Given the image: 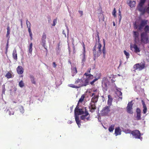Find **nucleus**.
<instances>
[{
  "label": "nucleus",
  "instance_id": "1",
  "mask_svg": "<svg viewBox=\"0 0 149 149\" xmlns=\"http://www.w3.org/2000/svg\"><path fill=\"white\" fill-rule=\"evenodd\" d=\"M97 36L98 42L96 43L93 50V54L95 57H98L100 56L102 52V50L101 48L102 45L99 43L100 38L98 33L97 34Z\"/></svg>",
  "mask_w": 149,
  "mask_h": 149
},
{
  "label": "nucleus",
  "instance_id": "2",
  "mask_svg": "<svg viewBox=\"0 0 149 149\" xmlns=\"http://www.w3.org/2000/svg\"><path fill=\"white\" fill-rule=\"evenodd\" d=\"M84 111H86L85 109H78L77 107L74 110L75 118L76 122L79 127H80L81 124L80 123V120L78 115H82Z\"/></svg>",
  "mask_w": 149,
  "mask_h": 149
},
{
  "label": "nucleus",
  "instance_id": "3",
  "mask_svg": "<svg viewBox=\"0 0 149 149\" xmlns=\"http://www.w3.org/2000/svg\"><path fill=\"white\" fill-rule=\"evenodd\" d=\"M149 39V35L146 32H142L141 34V40H139L141 43L146 44Z\"/></svg>",
  "mask_w": 149,
  "mask_h": 149
},
{
  "label": "nucleus",
  "instance_id": "4",
  "mask_svg": "<svg viewBox=\"0 0 149 149\" xmlns=\"http://www.w3.org/2000/svg\"><path fill=\"white\" fill-rule=\"evenodd\" d=\"M131 133L135 138L139 139L141 140L142 139V137L140 136L141 134L140 132L138 130H135L132 131Z\"/></svg>",
  "mask_w": 149,
  "mask_h": 149
},
{
  "label": "nucleus",
  "instance_id": "5",
  "mask_svg": "<svg viewBox=\"0 0 149 149\" xmlns=\"http://www.w3.org/2000/svg\"><path fill=\"white\" fill-rule=\"evenodd\" d=\"M82 80L80 79H78L75 82V84H77L79 85V86H86L88 84V81L87 80H85V83L84 84H82Z\"/></svg>",
  "mask_w": 149,
  "mask_h": 149
},
{
  "label": "nucleus",
  "instance_id": "6",
  "mask_svg": "<svg viewBox=\"0 0 149 149\" xmlns=\"http://www.w3.org/2000/svg\"><path fill=\"white\" fill-rule=\"evenodd\" d=\"M110 111V107L106 106L102 110L101 113V114L103 116L106 115Z\"/></svg>",
  "mask_w": 149,
  "mask_h": 149
},
{
  "label": "nucleus",
  "instance_id": "7",
  "mask_svg": "<svg viewBox=\"0 0 149 149\" xmlns=\"http://www.w3.org/2000/svg\"><path fill=\"white\" fill-rule=\"evenodd\" d=\"M145 67V64L143 63H137L134 66V68L135 70H141L143 69Z\"/></svg>",
  "mask_w": 149,
  "mask_h": 149
},
{
  "label": "nucleus",
  "instance_id": "8",
  "mask_svg": "<svg viewBox=\"0 0 149 149\" xmlns=\"http://www.w3.org/2000/svg\"><path fill=\"white\" fill-rule=\"evenodd\" d=\"M132 101H131L129 102L127 104V112L130 114H132L133 112L132 110Z\"/></svg>",
  "mask_w": 149,
  "mask_h": 149
},
{
  "label": "nucleus",
  "instance_id": "9",
  "mask_svg": "<svg viewBox=\"0 0 149 149\" xmlns=\"http://www.w3.org/2000/svg\"><path fill=\"white\" fill-rule=\"evenodd\" d=\"M46 35L45 33H43L42 37L41 38V41H42V45L47 50V49L46 47H45V44H46Z\"/></svg>",
  "mask_w": 149,
  "mask_h": 149
},
{
  "label": "nucleus",
  "instance_id": "10",
  "mask_svg": "<svg viewBox=\"0 0 149 149\" xmlns=\"http://www.w3.org/2000/svg\"><path fill=\"white\" fill-rule=\"evenodd\" d=\"M83 58L82 60L81 63L83 65L84 63V62L85 61V45L84 43H83Z\"/></svg>",
  "mask_w": 149,
  "mask_h": 149
},
{
  "label": "nucleus",
  "instance_id": "11",
  "mask_svg": "<svg viewBox=\"0 0 149 149\" xmlns=\"http://www.w3.org/2000/svg\"><path fill=\"white\" fill-rule=\"evenodd\" d=\"M134 33L135 41L136 43H137L138 42H139V33L136 31H134Z\"/></svg>",
  "mask_w": 149,
  "mask_h": 149
},
{
  "label": "nucleus",
  "instance_id": "12",
  "mask_svg": "<svg viewBox=\"0 0 149 149\" xmlns=\"http://www.w3.org/2000/svg\"><path fill=\"white\" fill-rule=\"evenodd\" d=\"M17 71L19 74H22L23 72V68L21 66H19L17 68Z\"/></svg>",
  "mask_w": 149,
  "mask_h": 149
},
{
  "label": "nucleus",
  "instance_id": "13",
  "mask_svg": "<svg viewBox=\"0 0 149 149\" xmlns=\"http://www.w3.org/2000/svg\"><path fill=\"white\" fill-rule=\"evenodd\" d=\"M121 130L120 127H118L116 128L115 129V134L116 136H117L118 135H120L121 134Z\"/></svg>",
  "mask_w": 149,
  "mask_h": 149
},
{
  "label": "nucleus",
  "instance_id": "14",
  "mask_svg": "<svg viewBox=\"0 0 149 149\" xmlns=\"http://www.w3.org/2000/svg\"><path fill=\"white\" fill-rule=\"evenodd\" d=\"M132 48H133L134 49V52L136 53H137L140 52V50L139 48L135 44L134 45L133 47H131V50L132 49Z\"/></svg>",
  "mask_w": 149,
  "mask_h": 149
},
{
  "label": "nucleus",
  "instance_id": "15",
  "mask_svg": "<svg viewBox=\"0 0 149 149\" xmlns=\"http://www.w3.org/2000/svg\"><path fill=\"white\" fill-rule=\"evenodd\" d=\"M13 58L15 60H17V53L16 50L15 49L13 51Z\"/></svg>",
  "mask_w": 149,
  "mask_h": 149
},
{
  "label": "nucleus",
  "instance_id": "16",
  "mask_svg": "<svg viewBox=\"0 0 149 149\" xmlns=\"http://www.w3.org/2000/svg\"><path fill=\"white\" fill-rule=\"evenodd\" d=\"M98 98V96H94V97L91 99V102L93 103H95L97 101Z\"/></svg>",
  "mask_w": 149,
  "mask_h": 149
},
{
  "label": "nucleus",
  "instance_id": "17",
  "mask_svg": "<svg viewBox=\"0 0 149 149\" xmlns=\"http://www.w3.org/2000/svg\"><path fill=\"white\" fill-rule=\"evenodd\" d=\"M129 5L132 8L135 6L136 4V2L135 1H129L128 2Z\"/></svg>",
  "mask_w": 149,
  "mask_h": 149
},
{
  "label": "nucleus",
  "instance_id": "18",
  "mask_svg": "<svg viewBox=\"0 0 149 149\" xmlns=\"http://www.w3.org/2000/svg\"><path fill=\"white\" fill-rule=\"evenodd\" d=\"M138 10L142 12V13H145V8L144 9L143 7V6H139V5L138 7Z\"/></svg>",
  "mask_w": 149,
  "mask_h": 149
},
{
  "label": "nucleus",
  "instance_id": "19",
  "mask_svg": "<svg viewBox=\"0 0 149 149\" xmlns=\"http://www.w3.org/2000/svg\"><path fill=\"white\" fill-rule=\"evenodd\" d=\"M77 69L75 67H73L72 68V76H74L77 73Z\"/></svg>",
  "mask_w": 149,
  "mask_h": 149
},
{
  "label": "nucleus",
  "instance_id": "20",
  "mask_svg": "<svg viewBox=\"0 0 149 149\" xmlns=\"http://www.w3.org/2000/svg\"><path fill=\"white\" fill-rule=\"evenodd\" d=\"M29 77L31 82L34 84H36V82L35 81V79L34 77L32 75H30Z\"/></svg>",
  "mask_w": 149,
  "mask_h": 149
},
{
  "label": "nucleus",
  "instance_id": "21",
  "mask_svg": "<svg viewBox=\"0 0 149 149\" xmlns=\"http://www.w3.org/2000/svg\"><path fill=\"white\" fill-rule=\"evenodd\" d=\"M108 104L110 106L111 104V102L112 101V99L111 98V96L110 95H108Z\"/></svg>",
  "mask_w": 149,
  "mask_h": 149
},
{
  "label": "nucleus",
  "instance_id": "22",
  "mask_svg": "<svg viewBox=\"0 0 149 149\" xmlns=\"http://www.w3.org/2000/svg\"><path fill=\"white\" fill-rule=\"evenodd\" d=\"M32 47H33V44L32 43H31L30 44L29 47L28 48L29 53L31 54H32V50H33Z\"/></svg>",
  "mask_w": 149,
  "mask_h": 149
},
{
  "label": "nucleus",
  "instance_id": "23",
  "mask_svg": "<svg viewBox=\"0 0 149 149\" xmlns=\"http://www.w3.org/2000/svg\"><path fill=\"white\" fill-rule=\"evenodd\" d=\"M81 119L82 120H84L85 121H88L89 120V116L88 117L82 116L81 117Z\"/></svg>",
  "mask_w": 149,
  "mask_h": 149
},
{
  "label": "nucleus",
  "instance_id": "24",
  "mask_svg": "<svg viewBox=\"0 0 149 149\" xmlns=\"http://www.w3.org/2000/svg\"><path fill=\"white\" fill-rule=\"evenodd\" d=\"M142 102L143 108V112L144 113H146L147 110V107L144 102L143 101H142Z\"/></svg>",
  "mask_w": 149,
  "mask_h": 149
},
{
  "label": "nucleus",
  "instance_id": "25",
  "mask_svg": "<svg viewBox=\"0 0 149 149\" xmlns=\"http://www.w3.org/2000/svg\"><path fill=\"white\" fill-rule=\"evenodd\" d=\"M90 108L92 109L95 110L96 109V107L95 103H93V102H91L90 103Z\"/></svg>",
  "mask_w": 149,
  "mask_h": 149
},
{
  "label": "nucleus",
  "instance_id": "26",
  "mask_svg": "<svg viewBox=\"0 0 149 149\" xmlns=\"http://www.w3.org/2000/svg\"><path fill=\"white\" fill-rule=\"evenodd\" d=\"M143 26H142L140 24L138 26H137V25H135L134 27L135 28L137 29L140 31H141L143 29Z\"/></svg>",
  "mask_w": 149,
  "mask_h": 149
},
{
  "label": "nucleus",
  "instance_id": "27",
  "mask_svg": "<svg viewBox=\"0 0 149 149\" xmlns=\"http://www.w3.org/2000/svg\"><path fill=\"white\" fill-rule=\"evenodd\" d=\"M103 42H104V46L103 48V49H102V53L103 54V56L104 58H105V54H106V51H105V41H104V40H103Z\"/></svg>",
  "mask_w": 149,
  "mask_h": 149
},
{
  "label": "nucleus",
  "instance_id": "28",
  "mask_svg": "<svg viewBox=\"0 0 149 149\" xmlns=\"http://www.w3.org/2000/svg\"><path fill=\"white\" fill-rule=\"evenodd\" d=\"M116 94L118 95H119V99H120V100H122V93L121 92L118 90L116 92Z\"/></svg>",
  "mask_w": 149,
  "mask_h": 149
},
{
  "label": "nucleus",
  "instance_id": "29",
  "mask_svg": "<svg viewBox=\"0 0 149 149\" xmlns=\"http://www.w3.org/2000/svg\"><path fill=\"white\" fill-rule=\"evenodd\" d=\"M7 34L6 35V36L7 38H8L9 39L10 37L9 36V35L10 33V27L9 26H7Z\"/></svg>",
  "mask_w": 149,
  "mask_h": 149
},
{
  "label": "nucleus",
  "instance_id": "30",
  "mask_svg": "<svg viewBox=\"0 0 149 149\" xmlns=\"http://www.w3.org/2000/svg\"><path fill=\"white\" fill-rule=\"evenodd\" d=\"M148 21L146 20H143L141 21V24L142 26H144L147 24Z\"/></svg>",
  "mask_w": 149,
  "mask_h": 149
},
{
  "label": "nucleus",
  "instance_id": "31",
  "mask_svg": "<svg viewBox=\"0 0 149 149\" xmlns=\"http://www.w3.org/2000/svg\"><path fill=\"white\" fill-rule=\"evenodd\" d=\"M99 19L100 21H104V16L103 14H100L99 16Z\"/></svg>",
  "mask_w": 149,
  "mask_h": 149
},
{
  "label": "nucleus",
  "instance_id": "32",
  "mask_svg": "<svg viewBox=\"0 0 149 149\" xmlns=\"http://www.w3.org/2000/svg\"><path fill=\"white\" fill-rule=\"evenodd\" d=\"M114 125H111L109 128V130L110 132H112L114 130Z\"/></svg>",
  "mask_w": 149,
  "mask_h": 149
},
{
  "label": "nucleus",
  "instance_id": "33",
  "mask_svg": "<svg viewBox=\"0 0 149 149\" xmlns=\"http://www.w3.org/2000/svg\"><path fill=\"white\" fill-rule=\"evenodd\" d=\"M144 29L145 31L144 32H146V33H149V26L148 25L146 26L145 27Z\"/></svg>",
  "mask_w": 149,
  "mask_h": 149
},
{
  "label": "nucleus",
  "instance_id": "34",
  "mask_svg": "<svg viewBox=\"0 0 149 149\" xmlns=\"http://www.w3.org/2000/svg\"><path fill=\"white\" fill-rule=\"evenodd\" d=\"M19 85L20 87L22 88L24 86V84L23 81H21L19 82Z\"/></svg>",
  "mask_w": 149,
  "mask_h": 149
},
{
  "label": "nucleus",
  "instance_id": "35",
  "mask_svg": "<svg viewBox=\"0 0 149 149\" xmlns=\"http://www.w3.org/2000/svg\"><path fill=\"white\" fill-rule=\"evenodd\" d=\"M146 0H141L139 3V6H143L144 3H145Z\"/></svg>",
  "mask_w": 149,
  "mask_h": 149
},
{
  "label": "nucleus",
  "instance_id": "36",
  "mask_svg": "<svg viewBox=\"0 0 149 149\" xmlns=\"http://www.w3.org/2000/svg\"><path fill=\"white\" fill-rule=\"evenodd\" d=\"M6 77L8 78H10L12 77V74L11 73L8 72L6 74Z\"/></svg>",
  "mask_w": 149,
  "mask_h": 149
},
{
  "label": "nucleus",
  "instance_id": "37",
  "mask_svg": "<svg viewBox=\"0 0 149 149\" xmlns=\"http://www.w3.org/2000/svg\"><path fill=\"white\" fill-rule=\"evenodd\" d=\"M82 116H86L88 117L89 115V113L88 112H87L86 111H86H84V112L82 113Z\"/></svg>",
  "mask_w": 149,
  "mask_h": 149
},
{
  "label": "nucleus",
  "instance_id": "38",
  "mask_svg": "<svg viewBox=\"0 0 149 149\" xmlns=\"http://www.w3.org/2000/svg\"><path fill=\"white\" fill-rule=\"evenodd\" d=\"M26 22L27 28H28V27H31V24L30 22L28 21V19L26 20Z\"/></svg>",
  "mask_w": 149,
  "mask_h": 149
},
{
  "label": "nucleus",
  "instance_id": "39",
  "mask_svg": "<svg viewBox=\"0 0 149 149\" xmlns=\"http://www.w3.org/2000/svg\"><path fill=\"white\" fill-rule=\"evenodd\" d=\"M84 95H82L81 96V98L80 99L78 103H79L80 102H81L84 100Z\"/></svg>",
  "mask_w": 149,
  "mask_h": 149
},
{
  "label": "nucleus",
  "instance_id": "40",
  "mask_svg": "<svg viewBox=\"0 0 149 149\" xmlns=\"http://www.w3.org/2000/svg\"><path fill=\"white\" fill-rule=\"evenodd\" d=\"M124 54L126 56V58H128L129 57V54L128 52H127L125 50L124 51Z\"/></svg>",
  "mask_w": 149,
  "mask_h": 149
},
{
  "label": "nucleus",
  "instance_id": "41",
  "mask_svg": "<svg viewBox=\"0 0 149 149\" xmlns=\"http://www.w3.org/2000/svg\"><path fill=\"white\" fill-rule=\"evenodd\" d=\"M68 86L69 87H72L73 88H79V87L75 86L74 84H69L68 85Z\"/></svg>",
  "mask_w": 149,
  "mask_h": 149
},
{
  "label": "nucleus",
  "instance_id": "42",
  "mask_svg": "<svg viewBox=\"0 0 149 149\" xmlns=\"http://www.w3.org/2000/svg\"><path fill=\"white\" fill-rule=\"evenodd\" d=\"M136 119L137 120H139L141 119V114L137 113V116L136 117Z\"/></svg>",
  "mask_w": 149,
  "mask_h": 149
},
{
  "label": "nucleus",
  "instance_id": "43",
  "mask_svg": "<svg viewBox=\"0 0 149 149\" xmlns=\"http://www.w3.org/2000/svg\"><path fill=\"white\" fill-rule=\"evenodd\" d=\"M57 23V20L56 19H54L53 21V24L52 26H55Z\"/></svg>",
  "mask_w": 149,
  "mask_h": 149
},
{
  "label": "nucleus",
  "instance_id": "44",
  "mask_svg": "<svg viewBox=\"0 0 149 149\" xmlns=\"http://www.w3.org/2000/svg\"><path fill=\"white\" fill-rule=\"evenodd\" d=\"M97 80V79H94L91 82L90 84L91 85L93 84Z\"/></svg>",
  "mask_w": 149,
  "mask_h": 149
},
{
  "label": "nucleus",
  "instance_id": "45",
  "mask_svg": "<svg viewBox=\"0 0 149 149\" xmlns=\"http://www.w3.org/2000/svg\"><path fill=\"white\" fill-rule=\"evenodd\" d=\"M145 12H146L149 14V7L146 8H145Z\"/></svg>",
  "mask_w": 149,
  "mask_h": 149
},
{
  "label": "nucleus",
  "instance_id": "46",
  "mask_svg": "<svg viewBox=\"0 0 149 149\" xmlns=\"http://www.w3.org/2000/svg\"><path fill=\"white\" fill-rule=\"evenodd\" d=\"M141 110L139 108H137L136 109V113H140Z\"/></svg>",
  "mask_w": 149,
  "mask_h": 149
},
{
  "label": "nucleus",
  "instance_id": "47",
  "mask_svg": "<svg viewBox=\"0 0 149 149\" xmlns=\"http://www.w3.org/2000/svg\"><path fill=\"white\" fill-rule=\"evenodd\" d=\"M84 75L86 76H88L90 75V77H93V76L92 75H91L90 74L88 73V72L85 73L84 74Z\"/></svg>",
  "mask_w": 149,
  "mask_h": 149
},
{
  "label": "nucleus",
  "instance_id": "48",
  "mask_svg": "<svg viewBox=\"0 0 149 149\" xmlns=\"http://www.w3.org/2000/svg\"><path fill=\"white\" fill-rule=\"evenodd\" d=\"M116 12V11L115 9V8H114V9L113 10V13H112V14H113V15L114 16H115Z\"/></svg>",
  "mask_w": 149,
  "mask_h": 149
},
{
  "label": "nucleus",
  "instance_id": "49",
  "mask_svg": "<svg viewBox=\"0 0 149 149\" xmlns=\"http://www.w3.org/2000/svg\"><path fill=\"white\" fill-rule=\"evenodd\" d=\"M28 31L29 34H30V33H32L31 29V27H28Z\"/></svg>",
  "mask_w": 149,
  "mask_h": 149
},
{
  "label": "nucleus",
  "instance_id": "50",
  "mask_svg": "<svg viewBox=\"0 0 149 149\" xmlns=\"http://www.w3.org/2000/svg\"><path fill=\"white\" fill-rule=\"evenodd\" d=\"M7 112H8V113L10 115H11L13 114L14 112H12V113H10V111L9 110H7Z\"/></svg>",
  "mask_w": 149,
  "mask_h": 149
},
{
  "label": "nucleus",
  "instance_id": "51",
  "mask_svg": "<svg viewBox=\"0 0 149 149\" xmlns=\"http://www.w3.org/2000/svg\"><path fill=\"white\" fill-rule=\"evenodd\" d=\"M53 66L54 68H56V63L55 62H53Z\"/></svg>",
  "mask_w": 149,
  "mask_h": 149
},
{
  "label": "nucleus",
  "instance_id": "52",
  "mask_svg": "<svg viewBox=\"0 0 149 149\" xmlns=\"http://www.w3.org/2000/svg\"><path fill=\"white\" fill-rule=\"evenodd\" d=\"M8 41H7V42L6 45V50H7L8 49Z\"/></svg>",
  "mask_w": 149,
  "mask_h": 149
},
{
  "label": "nucleus",
  "instance_id": "53",
  "mask_svg": "<svg viewBox=\"0 0 149 149\" xmlns=\"http://www.w3.org/2000/svg\"><path fill=\"white\" fill-rule=\"evenodd\" d=\"M29 36L31 37V40H32V38H33V37H32V33H30V34H29Z\"/></svg>",
  "mask_w": 149,
  "mask_h": 149
},
{
  "label": "nucleus",
  "instance_id": "54",
  "mask_svg": "<svg viewBox=\"0 0 149 149\" xmlns=\"http://www.w3.org/2000/svg\"><path fill=\"white\" fill-rule=\"evenodd\" d=\"M79 13L81 14V15H83V12L82 11H79Z\"/></svg>",
  "mask_w": 149,
  "mask_h": 149
},
{
  "label": "nucleus",
  "instance_id": "55",
  "mask_svg": "<svg viewBox=\"0 0 149 149\" xmlns=\"http://www.w3.org/2000/svg\"><path fill=\"white\" fill-rule=\"evenodd\" d=\"M118 13H119V16L121 15V12L120 11V9H119V10H118Z\"/></svg>",
  "mask_w": 149,
  "mask_h": 149
},
{
  "label": "nucleus",
  "instance_id": "56",
  "mask_svg": "<svg viewBox=\"0 0 149 149\" xmlns=\"http://www.w3.org/2000/svg\"><path fill=\"white\" fill-rule=\"evenodd\" d=\"M63 33L65 35V37H66V35L65 34V32L64 30H63Z\"/></svg>",
  "mask_w": 149,
  "mask_h": 149
},
{
  "label": "nucleus",
  "instance_id": "57",
  "mask_svg": "<svg viewBox=\"0 0 149 149\" xmlns=\"http://www.w3.org/2000/svg\"><path fill=\"white\" fill-rule=\"evenodd\" d=\"M21 107V108L22 109V111H21V112H22V113H23L24 112L23 111H24V110H23V107L22 106Z\"/></svg>",
  "mask_w": 149,
  "mask_h": 149
},
{
  "label": "nucleus",
  "instance_id": "58",
  "mask_svg": "<svg viewBox=\"0 0 149 149\" xmlns=\"http://www.w3.org/2000/svg\"><path fill=\"white\" fill-rule=\"evenodd\" d=\"M66 27H67V31H68V33H69V29L67 26H66Z\"/></svg>",
  "mask_w": 149,
  "mask_h": 149
},
{
  "label": "nucleus",
  "instance_id": "59",
  "mask_svg": "<svg viewBox=\"0 0 149 149\" xmlns=\"http://www.w3.org/2000/svg\"><path fill=\"white\" fill-rule=\"evenodd\" d=\"M20 21H21V26L22 27V20H20Z\"/></svg>",
  "mask_w": 149,
  "mask_h": 149
},
{
  "label": "nucleus",
  "instance_id": "60",
  "mask_svg": "<svg viewBox=\"0 0 149 149\" xmlns=\"http://www.w3.org/2000/svg\"><path fill=\"white\" fill-rule=\"evenodd\" d=\"M91 70V69H90V70L87 72H88V73L90 74V70Z\"/></svg>",
  "mask_w": 149,
  "mask_h": 149
},
{
  "label": "nucleus",
  "instance_id": "61",
  "mask_svg": "<svg viewBox=\"0 0 149 149\" xmlns=\"http://www.w3.org/2000/svg\"><path fill=\"white\" fill-rule=\"evenodd\" d=\"M120 16V17H119V20L120 21V20L121 19V15H120V16Z\"/></svg>",
  "mask_w": 149,
  "mask_h": 149
},
{
  "label": "nucleus",
  "instance_id": "62",
  "mask_svg": "<svg viewBox=\"0 0 149 149\" xmlns=\"http://www.w3.org/2000/svg\"><path fill=\"white\" fill-rule=\"evenodd\" d=\"M128 132H127V133H130V130H127Z\"/></svg>",
  "mask_w": 149,
  "mask_h": 149
},
{
  "label": "nucleus",
  "instance_id": "63",
  "mask_svg": "<svg viewBox=\"0 0 149 149\" xmlns=\"http://www.w3.org/2000/svg\"><path fill=\"white\" fill-rule=\"evenodd\" d=\"M97 91V89H96V90H94L93 91V92H96Z\"/></svg>",
  "mask_w": 149,
  "mask_h": 149
},
{
  "label": "nucleus",
  "instance_id": "64",
  "mask_svg": "<svg viewBox=\"0 0 149 149\" xmlns=\"http://www.w3.org/2000/svg\"><path fill=\"white\" fill-rule=\"evenodd\" d=\"M115 23H114V22H113V26H115Z\"/></svg>",
  "mask_w": 149,
  "mask_h": 149
}]
</instances>
